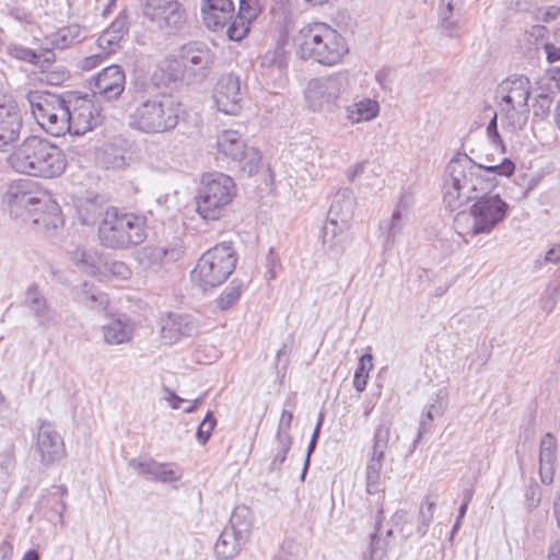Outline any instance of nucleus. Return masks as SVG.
Segmentation results:
<instances>
[{
    "instance_id": "1",
    "label": "nucleus",
    "mask_w": 560,
    "mask_h": 560,
    "mask_svg": "<svg viewBox=\"0 0 560 560\" xmlns=\"http://www.w3.org/2000/svg\"><path fill=\"white\" fill-rule=\"evenodd\" d=\"M481 171L500 176H511L515 164L505 158L497 165L475 163L466 153H457L446 165L444 173L443 201L445 207L455 211L472 201L478 194L495 187L493 178L481 175Z\"/></svg>"
},
{
    "instance_id": "2",
    "label": "nucleus",
    "mask_w": 560,
    "mask_h": 560,
    "mask_svg": "<svg viewBox=\"0 0 560 560\" xmlns=\"http://www.w3.org/2000/svg\"><path fill=\"white\" fill-rule=\"evenodd\" d=\"M156 85L136 83L129 91L128 126L147 135L173 131L184 113L183 105L171 95L156 92Z\"/></svg>"
},
{
    "instance_id": "3",
    "label": "nucleus",
    "mask_w": 560,
    "mask_h": 560,
    "mask_svg": "<svg viewBox=\"0 0 560 560\" xmlns=\"http://www.w3.org/2000/svg\"><path fill=\"white\" fill-rule=\"evenodd\" d=\"M214 52L201 40H190L168 55L152 75L154 85H168L186 80L202 82L214 65Z\"/></svg>"
},
{
    "instance_id": "4",
    "label": "nucleus",
    "mask_w": 560,
    "mask_h": 560,
    "mask_svg": "<svg viewBox=\"0 0 560 560\" xmlns=\"http://www.w3.org/2000/svg\"><path fill=\"white\" fill-rule=\"evenodd\" d=\"M8 161L16 172L43 178L58 177L67 166L61 148L38 136L26 137Z\"/></svg>"
},
{
    "instance_id": "5",
    "label": "nucleus",
    "mask_w": 560,
    "mask_h": 560,
    "mask_svg": "<svg viewBox=\"0 0 560 560\" xmlns=\"http://www.w3.org/2000/svg\"><path fill=\"white\" fill-rule=\"evenodd\" d=\"M295 42L296 52L303 60H311L325 67L341 63L349 54L346 38L324 22L304 25L299 31Z\"/></svg>"
},
{
    "instance_id": "6",
    "label": "nucleus",
    "mask_w": 560,
    "mask_h": 560,
    "mask_svg": "<svg viewBox=\"0 0 560 560\" xmlns=\"http://www.w3.org/2000/svg\"><path fill=\"white\" fill-rule=\"evenodd\" d=\"M98 237L105 247L126 249L147 238L145 218L117 208H108L98 225Z\"/></svg>"
},
{
    "instance_id": "7",
    "label": "nucleus",
    "mask_w": 560,
    "mask_h": 560,
    "mask_svg": "<svg viewBox=\"0 0 560 560\" xmlns=\"http://www.w3.org/2000/svg\"><path fill=\"white\" fill-rule=\"evenodd\" d=\"M351 85L352 77L347 70L314 78L304 90L306 107L313 113L331 114L339 108Z\"/></svg>"
},
{
    "instance_id": "8",
    "label": "nucleus",
    "mask_w": 560,
    "mask_h": 560,
    "mask_svg": "<svg viewBox=\"0 0 560 560\" xmlns=\"http://www.w3.org/2000/svg\"><path fill=\"white\" fill-rule=\"evenodd\" d=\"M235 196V184L223 173L205 174L196 197V210L203 220H219Z\"/></svg>"
},
{
    "instance_id": "9",
    "label": "nucleus",
    "mask_w": 560,
    "mask_h": 560,
    "mask_svg": "<svg viewBox=\"0 0 560 560\" xmlns=\"http://www.w3.org/2000/svg\"><path fill=\"white\" fill-rule=\"evenodd\" d=\"M500 110L503 121L512 130H521L528 121L530 81L524 74H514L505 79L499 86Z\"/></svg>"
},
{
    "instance_id": "10",
    "label": "nucleus",
    "mask_w": 560,
    "mask_h": 560,
    "mask_svg": "<svg viewBox=\"0 0 560 560\" xmlns=\"http://www.w3.org/2000/svg\"><path fill=\"white\" fill-rule=\"evenodd\" d=\"M26 100L35 120L47 133L60 137L68 132L70 125L67 100L44 91H30Z\"/></svg>"
},
{
    "instance_id": "11",
    "label": "nucleus",
    "mask_w": 560,
    "mask_h": 560,
    "mask_svg": "<svg viewBox=\"0 0 560 560\" xmlns=\"http://www.w3.org/2000/svg\"><path fill=\"white\" fill-rule=\"evenodd\" d=\"M236 254L230 243H221L207 250L191 271V279L206 290L223 283L236 266Z\"/></svg>"
},
{
    "instance_id": "12",
    "label": "nucleus",
    "mask_w": 560,
    "mask_h": 560,
    "mask_svg": "<svg viewBox=\"0 0 560 560\" xmlns=\"http://www.w3.org/2000/svg\"><path fill=\"white\" fill-rule=\"evenodd\" d=\"M472 201L469 209L472 218L469 228L471 235L490 234L505 219L510 208L499 194H491V190L478 194Z\"/></svg>"
},
{
    "instance_id": "13",
    "label": "nucleus",
    "mask_w": 560,
    "mask_h": 560,
    "mask_svg": "<svg viewBox=\"0 0 560 560\" xmlns=\"http://www.w3.org/2000/svg\"><path fill=\"white\" fill-rule=\"evenodd\" d=\"M217 148L221 154L236 162L247 176L257 173L261 155L257 149L246 145L240 132L235 130L220 132L217 138Z\"/></svg>"
},
{
    "instance_id": "14",
    "label": "nucleus",
    "mask_w": 560,
    "mask_h": 560,
    "mask_svg": "<svg viewBox=\"0 0 560 560\" xmlns=\"http://www.w3.org/2000/svg\"><path fill=\"white\" fill-rule=\"evenodd\" d=\"M140 7L144 18L168 34L182 31L187 22L186 10L178 0H140Z\"/></svg>"
},
{
    "instance_id": "15",
    "label": "nucleus",
    "mask_w": 560,
    "mask_h": 560,
    "mask_svg": "<svg viewBox=\"0 0 560 560\" xmlns=\"http://www.w3.org/2000/svg\"><path fill=\"white\" fill-rule=\"evenodd\" d=\"M44 196H48V194L38 189L35 182L19 179L9 185L4 202L13 217L27 221L31 212L38 210V205L42 203Z\"/></svg>"
},
{
    "instance_id": "16",
    "label": "nucleus",
    "mask_w": 560,
    "mask_h": 560,
    "mask_svg": "<svg viewBox=\"0 0 560 560\" xmlns=\"http://www.w3.org/2000/svg\"><path fill=\"white\" fill-rule=\"evenodd\" d=\"M240 77L234 73L222 74L214 88L213 102L218 110L225 115H237L244 101Z\"/></svg>"
},
{
    "instance_id": "17",
    "label": "nucleus",
    "mask_w": 560,
    "mask_h": 560,
    "mask_svg": "<svg viewBox=\"0 0 560 560\" xmlns=\"http://www.w3.org/2000/svg\"><path fill=\"white\" fill-rule=\"evenodd\" d=\"M68 132L77 136L86 133L102 122L97 106L86 97L68 100Z\"/></svg>"
},
{
    "instance_id": "18",
    "label": "nucleus",
    "mask_w": 560,
    "mask_h": 560,
    "mask_svg": "<svg viewBox=\"0 0 560 560\" xmlns=\"http://www.w3.org/2000/svg\"><path fill=\"white\" fill-rule=\"evenodd\" d=\"M23 128V117L15 101L0 98V152L16 144Z\"/></svg>"
},
{
    "instance_id": "19",
    "label": "nucleus",
    "mask_w": 560,
    "mask_h": 560,
    "mask_svg": "<svg viewBox=\"0 0 560 560\" xmlns=\"http://www.w3.org/2000/svg\"><path fill=\"white\" fill-rule=\"evenodd\" d=\"M36 450L44 466L59 462L66 454L61 435L46 422H43L38 429Z\"/></svg>"
},
{
    "instance_id": "20",
    "label": "nucleus",
    "mask_w": 560,
    "mask_h": 560,
    "mask_svg": "<svg viewBox=\"0 0 560 560\" xmlns=\"http://www.w3.org/2000/svg\"><path fill=\"white\" fill-rule=\"evenodd\" d=\"M125 72L118 65L104 68L94 78L92 91L107 101L117 100L125 90Z\"/></svg>"
},
{
    "instance_id": "21",
    "label": "nucleus",
    "mask_w": 560,
    "mask_h": 560,
    "mask_svg": "<svg viewBox=\"0 0 560 560\" xmlns=\"http://www.w3.org/2000/svg\"><path fill=\"white\" fill-rule=\"evenodd\" d=\"M140 475L147 476L148 479L167 483L174 482L182 478L180 471L175 469L171 463H159L150 457L132 458L128 463Z\"/></svg>"
},
{
    "instance_id": "22",
    "label": "nucleus",
    "mask_w": 560,
    "mask_h": 560,
    "mask_svg": "<svg viewBox=\"0 0 560 560\" xmlns=\"http://www.w3.org/2000/svg\"><path fill=\"white\" fill-rule=\"evenodd\" d=\"M260 0H240L238 12L230 23L226 34L231 40L240 42L249 32L250 23L262 11Z\"/></svg>"
},
{
    "instance_id": "23",
    "label": "nucleus",
    "mask_w": 560,
    "mask_h": 560,
    "mask_svg": "<svg viewBox=\"0 0 560 560\" xmlns=\"http://www.w3.org/2000/svg\"><path fill=\"white\" fill-rule=\"evenodd\" d=\"M200 10L206 26L212 31L229 26L234 19L232 0H201Z\"/></svg>"
},
{
    "instance_id": "24",
    "label": "nucleus",
    "mask_w": 560,
    "mask_h": 560,
    "mask_svg": "<svg viewBox=\"0 0 560 560\" xmlns=\"http://www.w3.org/2000/svg\"><path fill=\"white\" fill-rule=\"evenodd\" d=\"M103 341L108 346L128 343L133 338L135 326L126 314H113L101 327Z\"/></svg>"
},
{
    "instance_id": "25",
    "label": "nucleus",
    "mask_w": 560,
    "mask_h": 560,
    "mask_svg": "<svg viewBox=\"0 0 560 560\" xmlns=\"http://www.w3.org/2000/svg\"><path fill=\"white\" fill-rule=\"evenodd\" d=\"M355 206L354 194L351 189L345 188L338 190L331 200L327 222L339 226H350V220L353 217Z\"/></svg>"
},
{
    "instance_id": "26",
    "label": "nucleus",
    "mask_w": 560,
    "mask_h": 560,
    "mask_svg": "<svg viewBox=\"0 0 560 560\" xmlns=\"http://www.w3.org/2000/svg\"><path fill=\"white\" fill-rule=\"evenodd\" d=\"M549 38V30L541 24H535L526 28L518 38V47L522 54L530 60H541L545 43Z\"/></svg>"
},
{
    "instance_id": "27",
    "label": "nucleus",
    "mask_w": 560,
    "mask_h": 560,
    "mask_svg": "<svg viewBox=\"0 0 560 560\" xmlns=\"http://www.w3.org/2000/svg\"><path fill=\"white\" fill-rule=\"evenodd\" d=\"M26 222L48 232L62 225L63 220L59 205L48 195L44 196L42 203L38 205V210L32 211Z\"/></svg>"
},
{
    "instance_id": "28",
    "label": "nucleus",
    "mask_w": 560,
    "mask_h": 560,
    "mask_svg": "<svg viewBox=\"0 0 560 560\" xmlns=\"http://www.w3.org/2000/svg\"><path fill=\"white\" fill-rule=\"evenodd\" d=\"M184 254V247L180 242L170 246H144L138 253L140 265L145 268H153L163 262L177 261Z\"/></svg>"
},
{
    "instance_id": "29",
    "label": "nucleus",
    "mask_w": 560,
    "mask_h": 560,
    "mask_svg": "<svg viewBox=\"0 0 560 560\" xmlns=\"http://www.w3.org/2000/svg\"><path fill=\"white\" fill-rule=\"evenodd\" d=\"M24 304L36 318L39 327L48 329L56 324L55 311L36 285H31L26 290Z\"/></svg>"
},
{
    "instance_id": "30",
    "label": "nucleus",
    "mask_w": 560,
    "mask_h": 560,
    "mask_svg": "<svg viewBox=\"0 0 560 560\" xmlns=\"http://www.w3.org/2000/svg\"><path fill=\"white\" fill-rule=\"evenodd\" d=\"M289 54L278 46L267 51L260 61V75L272 83L281 82L288 68Z\"/></svg>"
},
{
    "instance_id": "31",
    "label": "nucleus",
    "mask_w": 560,
    "mask_h": 560,
    "mask_svg": "<svg viewBox=\"0 0 560 560\" xmlns=\"http://www.w3.org/2000/svg\"><path fill=\"white\" fill-rule=\"evenodd\" d=\"M350 226H339L332 223H326L323 228V246L325 253L330 258H337L343 254L348 247L351 235L349 232Z\"/></svg>"
},
{
    "instance_id": "32",
    "label": "nucleus",
    "mask_w": 560,
    "mask_h": 560,
    "mask_svg": "<svg viewBox=\"0 0 560 560\" xmlns=\"http://www.w3.org/2000/svg\"><path fill=\"white\" fill-rule=\"evenodd\" d=\"M194 330L188 316L182 314H168L162 319L161 338L165 343L173 345L183 337L190 336Z\"/></svg>"
},
{
    "instance_id": "33",
    "label": "nucleus",
    "mask_w": 560,
    "mask_h": 560,
    "mask_svg": "<svg viewBox=\"0 0 560 560\" xmlns=\"http://www.w3.org/2000/svg\"><path fill=\"white\" fill-rule=\"evenodd\" d=\"M412 206V198L409 194L404 192L394 210L387 225L385 246L390 248L396 243L397 237L401 234L407 222L409 210Z\"/></svg>"
},
{
    "instance_id": "34",
    "label": "nucleus",
    "mask_w": 560,
    "mask_h": 560,
    "mask_svg": "<svg viewBox=\"0 0 560 560\" xmlns=\"http://www.w3.org/2000/svg\"><path fill=\"white\" fill-rule=\"evenodd\" d=\"M464 0H439V25L447 36H454L459 28Z\"/></svg>"
},
{
    "instance_id": "35",
    "label": "nucleus",
    "mask_w": 560,
    "mask_h": 560,
    "mask_svg": "<svg viewBox=\"0 0 560 560\" xmlns=\"http://www.w3.org/2000/svg\"><path fill=\"white\" fill-rule=\"evenodd\" d=\"M86 37V30L78 24L58 28L45 36L44 44L51 49H66L81 43Z\"/></svg>"
},
{
    "instance_id": "36",
    "label": "nucleus",
    "mask_w": 560,
    "mask_h": 560,
    "mask_svg": "<svg viewBox=\"0 0 560 560\" xmlns=\"http://www.w3.org/2000/svg\"><path fill=\"white\" fill-rule=\"evenodd\" d=\"M557 442L551 433H546L540 441L539 475L541 482L550 485L553 481V464L556 459Z\"/></svg>"
},
{
    "instance_id": "37",
    "label": "nucleus",
    "mask_w": 560,
    "mask_h": 560,
    "mask_svg": "<svg viewBox=\"0 0 560 560\" xmlns=\"http://www.w3.org/2000/svg\"><path fill=\"white\" fill-rule=\"evenodd\" d=\"M246 542L234 532L224 528L214 545V555L219 560H232L240 553Z\"/></svg>"
},
{
    "instance_id": "38",
    "label": "nucleus",
    "mask_w": 560,
    "mask_h": 560,
    "mask_svg": "<svg viewBox=\"0 0 560 560\" xmlns=\"http://www.w3.org/2000/svg\"><path fill=\"white\" fill-rule=\"evenodd\" d=\"M347 119L351 124H359L374 119L380 113L377 101L364 97L346 107Z\"/></svg>"
},
{
    "instance_id": "39",
    "label": "nucleus",
    "mask_w": 560,
    "mask_h": 560,
    "mask_svg": "<svg viewBox=\"0 0 560 560\" xmlns=\"http://www.w3.org/2000/svg\"><path fill=\"white\" fill-rule=\"evenodd\" d=\"M224 528L247 541L253 528V512L245 505L236 506L231 514L229 525Z\"/></svg>"
},
{
    "instance_id": "40",
    "label": "nucleus",
    "mask_w": 560,
    "mask_h": 560,
    "mask_svg": "<svg viewBox=\"0 0 560 560\" xmlns=\"http://www.w3.org/2000/svg\"><path fill=\"white\" fill-rule=\"evenodd\" d=\"M77 295L82 305L96 312L105 311L109 303L107 294L88 282L82 283Z\"/></svg>"
},
{
    "instance_id": "41",
    "label": "nucleus",
    "mask_w": 560,
    "mask_h": 560,
    "mask_svg": "<svg viewBox=\"0 0 560 560\" xmlns=\"http://www.w3.org/2000/svg\"><path fill=\"white\" fill-rule=\"evenodd\" d=\"M542 56H545L548 63L560 62V30L553 34L551 39L548 38L547 43H545ZM550 81L548 90H560V68L553 71V74L550 75Z\"/></svg>"
},
{
    "instance_id": "42",
    "label": "nucleus",
    "mask_w": 560,
    "mask_h": 560,
    "mask_svg": "<svg viewBox=\"0 0 560 560\" xmlns=\"http://www.w3.org/2000/svg\"><path fill=\"white\" fill-rule=\"evenodd\" d=\"M384 456L371 455L366 464V492L375 494L380 491V481L383 469Z\"/></svg>"
},
{
    "instance_id": "43",
    "label": "nucleus",
    "mask_w": 560,
    "mask_h": 560,
    "mask_svg": "<svg viewBox=\"0 0 560 560\" xmlns=\"http://www.w3.org/2000/svg\"><path fill=\"white\" fill-rule=\"evenodd\" d=\"M79 219L84 225H94L103 213V207L95 200L86 199L77 207Z\"/></svg>"
},
{
    "instance_id": "44",
    "label": "nucleus",
    "mask_w": 560,
    "mask_h": 560,
    "mask_svg": "<svg viewBox=\"0 0 560 560\" xmlns=\"http://www.w3.org/2000/svg\"><path fill=\"white\" fill-rule=\"evenodd\" d=\"M242 291L243 283L234 279L215 300L217 306L221 311L231 308L238 301Z\"/></svg>"
},
{
    "instance_id": "45",
    "label": "nucleus",
    "mask_w": 560,
    "mask_h": 560,
    "mask_svg": "<svg viewBox=\"0 0 560 560\" xmlns=\"http://www.w3.org/2000/svg\"><path fill=\"white\" fill-rule=\"evenodd\" d=\"M373 357L370 353L361 355L353 376V386L358 392H363L369 380V371L373 368Z\"/></svg>"
},
{
    "instance_id": "46",
    "label": "nucleus",
    "mask_w": 560,
    "mask_h": 560,
    "mask_svg": "<svg viewBox=\"0 0 560 560\" xmlns=\"http://www.w3.org/2000/svg\"><path fill=\"white\" fill-rule=\"evenodd\" d=\"M377 505H378V509H377V515H376L375 530H374V533L371 534V550H370L371 559L370 560H382L385 555L384 548L380 546V537L382 535L381 522H382V516H383L384 511H383V504L380 501H377Z\"/></svg>"
},
{
    "instance_id": "47",
    "label": "nucleus",
    "mask_w": 560,
    "mask_h": 560,
    "mask_svg": "<svg viewBox=\"0 0 560 560\" xmlns=\"http://www.w3.org/2000/svg\"><path fill=\"white\" fill-rule=\"evenodd\" d=\"M556 277L559 279V282L555 285H548L539 299V306L547 314L555 310L560 296V269Z\"/></svg>"
},
{
    "instance_id": "48",
    "label": "nucleus",
    "mask_w": 560,
    "mask_h": 560,
    "mask_svg": "<svg viewBox=\"0 0 560 560\" xmlns=\"http://www.w3.org/2000/svg\"><path fill=\"white\" fill-rule=\"evenodd\" d=\"M390 425L381 423L376 427L373 436L372 455L384 456L388 446Z\"/></svg>"
},
{
    "instance_id": "49",
    "label": "nucleus",
    "mask_w": 560,
    "mask_h": 560,
    "mask_svg": "<svg viewBox=\"0 0 560 560\" xmlns=\"http://www.w3.org/2000/svg\"><path fill=\"white\" fill-rule=\"evenodd\" d=\"M7 52L10 57L25 61L32 65H39L42 56L35 50L19 44H10L7 47Z\"/></svg>"
},
{
    "instance_id": "50",
    "label": "nucleus",
    "mask_w": 560,
    "mask_h": 560,
    "mask_svg": "<svg viewBox=\"0 0 560 560\" xmlns=\"http://www.w3.org/2000/svg\"><path fill=\"white\" fill-rule=\"evenodd\" d=\"M276 441L278 443V450L270 463V470H279L281 468L291 448L292 436L284 434H276Z\"/></svg>"
},
{
    "instance_id": "51",
    "label": "nucleus",
    "mask_w": 560,
    "mask_h": 560,
    "mask_svg": "<svg viewBox=\"0 0 560 560\" xmlns=\"http://www.w3.org/2000/svg\"><path fill=\"white\" fill-rule=\"evenodd\" d=\"M434 508L435 502L430 500L429 497H427L425 501L420 505L417 526V533L420 536H424L427 534L433 518Z\"/></svg>"
},
{
    "instance_id": "52",
    "label": "nucleus",
    "mask_w": 560,
    "mask_h": 560,
    "mask_svg": "<svg viewBox=\"0 0 560 560\" xmlns=\"http://www.w3.org/2000/svg\"><path fill=\"white\" fill-rule=\"evenodd\" d=\"M121 40L122 38L105 30L97 38V47L100 50L104 51V54L110 56L120 48Z\"/></svg>"
},
{
    "instance_id": "53",
    "label": "nucleus",
    "mask_w": 560,
    "mask_h": 560,
    "mask_svg": "<svg viewBox=\"0 0 560 560\" xmlns=\"http://www.w3.org/2000/svg\"><path fill=\"white\" fill-rule=\"evenodd\" d=\"M217 425V419L212 411H208L201 423L197 428L196 439L197 441L205 445Z\"/></svg>"
},
{
    "instance_id": "54",
    "label": "nucleus",
    "mask_w": 560,
    "mask_h": 560,
    "mask_svg": "<svg viewBox=\"0 0 560 560\" xmlns=\"http://www.w3.org/2000/svg\"><path fill=\"white\" fill-rule=\"evenodd\" d=\"M541 0H505L506 8L511 11L526 13L530 16L538 12Z\"/></svg>"
},
{
    "instance_id": "55",
    "label": "nucleus",
    "mask_w": 560,
    "mask_h": 560,
    "mask_svg": "<svg viewBox=\"0 0 560 560\" xmlns=\"http://www.w3.org/2000/svg\"><path fill=\"white\" fill-rule=\"evenodd\" d=\"M447 393L445 389H439L434 397H432L425 407L428 410L441 417L446 409Z\"/></svg>"
},
{
    "instance_id": "56",
    "label": "nucleus",
    "mask_w": 560,
    "mask_h": 560,
    "mask_svg": "<svg viewBox=\"0 0 560 560\" xmlns=\"http://www.w3.org/2000/svg\"><path fill=\"white\" fill-rule=\"evenodd\" d=\"M106 30L112 32V34H115L124 39V37L127 35L129 31V21L127 12H120L119 15L115 19V21H113Z\"/></svg>"
},
{
    "instance_id": "57",
    "label": "nucleus",
    "mask_w": 560,
    "mask_h": 560,
    "mask_svg": "<svg viewBox=\"0 0 560 560\" xmlns=\"http://www.w3.org/2000/svg\"><path fill=\"white\" fill-rule=\"evenodd\" d=\"M487 137L491 141L492 144L498 147L501 152H505V145L504 142L499 133L498 130V114L494 113L493 117L490 119L487 129Z\"/></svg>"
},
{
    "instance_id": "58",
    "label": "nucleus",
    "mask_w": 560,
    "mask_h": 560,
    "mask_svg": "<svg viewBox=\"0 0 560 560\" xmlns=\"http://www.w3.org/2000/svg\"><path fill=\"white\" fill-rule=\"evenodd\" d=\"M560 16V8L558 5H548L540 8L535 12L532 19L537 22L551 23Z\"/></svg>"
},
{
    "instance_id": "59",
    "label": "nucleus",
    "mask_w": 560,
    "mask_h": 560,
    "mask_svg": "<svg viewBox=\"0 0 560 560\" xmlns=\"http://www.w3.org/2000/svg\"><path fill=\"white\" fill-rule=\"evenodd\" d=\"M323 421H324V415L320 413L319 417H318V421L316 423V427L314 429V432L312 434L311 441H310L308 446H307V454H306V458H305V462H304V468H303V471H302V475H301L302 479H304V477L306 475V471H307V468H308V465H310L311 454L314 452V450L316 447Z\"/></svg>"
},
{
    "instance_id": "60",
    "label": "nucleus",
    "mask_w": 560,
    "mask_h": 560,
    "mask_svg": "<svg viewBox=\"0 0 560 560\" xmlns=\"http://www.w3.org/2000/svg\"><path fill=\"white\" fill-rule=\"evenodd\" d=\"M281 269V262L279 256L275 253L273 248L268 250L266 256V277L269 280L275 279Z\"/></svg>"
},
{
    "instance_id": "61",
    "label": "nucleus",
    "mask_w": 560,
    "mask_h": 560,
    "mask_svg": "<svg viewBox=\"0 0 560 560\" xmlns=\"http://www.w3.org/2000/svg\"><path fill=\"white\" fill-rule=\"evenodd\" d=\"M40 80L51 85H59L69 77L68 72L63 69H57L51 71L49 69L40 70Z\"/></svg>"
},
{
    "instance_id": "62",
    "label": "nucleus",
    "mask_w": 560,
    "mask_h": 560,
    "mask_svg": "<svg viewBox=\"0 0 560 560\" xmlns=\"http://www.w3.org/2000/svg\"><path fill=\"white\" fill-rule=\"evenodd\" d=\"M107 57H108V55H106V54H104V51L100 50V52H97V54H93L91 56L82 58L79 61L78 67L82 71H91L94 68H96L97 66H100L104 61V59Z\"/></svg>"
},
{
    "instance_id": "63",
    "label": "nucleus",
    "mask_w": 560,
    "mask_h": 560,
    "mask_svg": "<svg viewBox=\"0 0 560 560\" xmlns=\"http://www.w3.org/2000/svg\"><path fill=\"white\" fill-rule=\"evenodd\" d=\"M106 266L107 270L116 278L125 280L131 276V269L124 261L114 260L112 262H107Z\"/></svg>"
},
{
    "instance_id": "64",
    "label": "nucleus",
    "mask_w": 560,
    "mask_h": 560,
    "mask_svg": "<svg viewBox=\"0 0 560 560\" xmlns=\"http://www.w3.org/2000/svg\"><path fill=\"white\" fill-rule=\"evenodd\" d=\"M75 259L78 260V265L82 271L88 272L90 275H94L97 270L95 265V259L91 254L85 252H80L75 254Z\"/></svg>"
}]
</instances>
